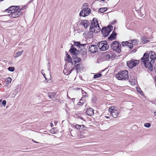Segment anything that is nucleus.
Returning a JSON list of instances; mask_svg holds the SVG:
<instances>
[{"label": "nucleus", "instance_id": "obj_44", "mask_svg": "<svg viewBox=\"0 0 156 156\" xmlns=\"http://www.w3.org/2000/svg\"><path fill=\"white\" fill-rule=\"evenodd\" d=\"M82 94L83 97H86L87 95V93L84 91H82Z\"/></svg>", "mask_w": 156, "mask_h": 156}, {"label": "nucleus", "instance_id": "obj_15", "mask_svg": "<svg viewBox=\"0 0 156 156\" xmlns=\"http://www.w3.org/2000/svg\"><path fill=\"white\" fill-rule=\"evenodd\" d=\"M78 51V50H77L76 48L74 47V45H72L69 50V52L71 53L72 54H73L77 53V52Z\"/></svg>", "mask_w": 156, "mask_h": 156}, {"label": "nucleus", "instance_id": "obj_54", "mask_svg": "<svg viewBox=\"0 0 156 156\" xmlns=\"http://www.w3.org/2000/svg\"><path fill=\"white\" fill-rule=\"evenodd\" d=\"M2 100L0 99V106H2Z\"/></svg>", "mask_w": 156, "mask_h": 156}, {"label": "nucleus", "instance_id": "obj_22", "mask_svg": "<svg viewBox=\"0 0 156 156\" xmlns=\"http://www.w3.org/2000/svg\"><path fill=\"white\" fill-rule=\"evenodd\" d=\"M79 54L80 53H78V52H77V53L72 54L71 56L72 58L74 60L76 59V58H78L79 56H80Z\"/></svg>", "mask_w": 156, "mask_h": 156}, {"label": "nucleus", "instance_id": "obj_43", "mask_svg": "<svg viewBox=\"0 0 156 156\" xmlns=\"http://www.w3.org/2000/svg\"><path fill=\"white\" fill-rule=\"evenodd\" d=\"M20 7L18 6H15V11H18V10L20 9Z\"/></svg>", "mask_w": 156, "mask_h": 156}, {"label": "nucleus", "instance_id": "obj_63", "mask_svg": "<svg viewBox=\"0 0 156 156\" xmlns=\"http://www.w3.org/2000/svg\"><path fill=\"white\" fill-rule=\"evenodd\" d=\"M106 117H107V118H108V117L106 116Z\"/></svg>", "mask_w": 156, "mask_h": 156}, {"label": "nucleus", "instance_id": "obj_6", "mask_svg": "<svg viewBox=\"0 0 156 156\" xmlns=\"http://www.w3.org/2000/svg\"><path fill=\"white\" fill-rule=\"evenodd\" d=\"M89 30L90 31L89 32L88 34H89L91 35L90 37H92L93 36V33H96L100 31L101 28L99 25V24H96V26H94V28L92 27V30H91V29H89Z\"/></svg>", "mask_w": 156, "mask_h": 156}, {"label": "nucleus", "instance_id": "obj_42", "mask_svg": "<svg viewBox=\"0 0 156 156\" xmlns=\"http://www.w3.org/2000/svg\"><path fill=\"white\" fill-rule=\"evenodd\" d=\"M138 40L137 39H134V40H131V42L132 43H134V42H138Z\"/></svg>", "mask_w": 156, "mask_h": 156}, {"label": "nucleus", "instance_id": "obj_47", "mask_svg": "<svg viewBox=\"0 0 156 156\" xmlns=\"http://www.w3.org/2000/svg\"><path fill=\"white\" fill-rule=\"evenodd\" d=\"M43 75L44 76V77L45 78V80H47V82H49V79H48V80H47V79L45 76V75H46L45 74H43Z\"/></svg>", "mask_w": 156, "mask_h": 156}, {"label": "nucleus", "instance_id": "obj_28", "mask_svg": "<svg viewBox=\"0 0 156 156\" xmlns=\"http://www.w3.org/2000/svg\"><path fill=\"white\" fill-rule=\"evenodd\" d=\"M104 42V41H101L99 42H98L97 44V46L99 48V49L101 50V49L102 47V45L103 44V43Z\"/></svg>", "mask_w": 156, "mask_h": 156}, {"label": "nucleus", "instance_id": "obj_35", "mask_svg": "<svg viewBox=\"0 0 156 156\" xmlns=\"http://www.w3.org/2000/svg\"><path fill=\"white\" fill-rule=\"evenodd\" d=\"M127 41H123L122 42V45L123 47H125V48H127Z\"/></svg>", "mask_w": 156, "mask_h": 156}, {"label": "nucleus", "instance_id": "obj_32", "mask_svg": "<svg viewBox=\"0 0 156 156\" xmlns=\"http://www.w3.org/2000/svg\"><path fill=\"white\" fill-rule=\"evenodd\" d=\"M72 59V57H70L69 58H68L67 59H66V60L68 62L71 63L72 64H73V62Z\"/></svg>", "mask_w": 156, "mask_h": 156}, {"label": "nucleus", "instance_id": "obj_14", "mask_svg": "<svg viewBox=\"0 0 156 156\" xmlns=\"http://www.w3.org/2000/svg\"><path fill=\"white\" fill-rule=\"evenodd\" d=\"M82 21L80 24L83 26L85 28H87L90 24V23L87 20H82Z\"/></svg>", "mask_w": 156, "mask_h": 156}, {"label": "nucleus", "instance_id": "obj_46", "mask_svg": "<svg viewBox=\"0 0 156 156\" xmlns=\"http://www.w3.org/2000/svg\"><path fill=\"white\" fill-rule=\"evenodd\" d=\"M105 57L106 59H108L110 58L111 57L110 55L109 54H107L105 55Z\"/></svg>", "mask_w": 156, "mask_h": 156}, {"label": "nucleus", "instance_id": "obj_1", "mask_svg": "<svg viewBox=\"0 0 156 156\" xmlns=\"http://www.w3.org/2000/svg\"><path fill=\"white\" fill-rule=\"evenodd\" d=\"M144 53L143 57L141 58L140 63L143 64L145 67L147 68L150 71L153 70V65L152 63L154 62L156 58V55L153 51H150Z\"/></svg>", "mask_w": 156, "mask_h": 156}, {"label": "nucleus", "instance_id": "obj_62", "mask_svg": "<svg viewBox=\"0 0 156 156\" xmlns=\"http://www.w3.org/2000/svg\"><path fill=\"white\" fill-rule=\"evenodd\" d=\"M63 72H64V73H65L64 71H63Z\"/></svg>", "mask_w": 156, "mask_h": 156}, {"label": "nucleus", "instance_id": "obj_21", "mask_svg": "<svg viewBox=\"0 0 156 156\" xmlns=\"http://www.w3.org/2000/svg\"><path fill=\"white\" fill-rule=\"evenodd\" d=\"M141 39L142 40L143 44H145L149 42V40H147L146 37L145 36L142 37L141 38Z\"/></svg>", "mask_w": 156, "mask_h": 156}, {"label": "nucleus", "instance_id": "obj_30", "mask_svg": "<svg viewBox=\"0 0 156 156\" xmlns=\"http://www.w3.org/2000/svg\"><path fill=\"white\" fill-rule=\"evenodd\" d=\"M20 90V86L19 85H18L16 86V89H15V92H14V93L15 94H16Z\"/></svg>", "mask_w": 156, "mask_h": 156}, {"label": "nucleus", "instance_id": "obj_39", "mask_svg": "<svg viewBox=\"0 0 156 156\" xmlns=\"http://www.w3.org/2000/svg\"><path fill=\"white\" fill-rule=\"evenodd\" d=\"M86 128V127L84 125H80V129L84 130Z\"/></svg>", "mask_w": 156, "mask_h": 156}, {"label": "nucleus", "instance_id": "obj_20", "mask_svg": "<svg viewBox=\"0 0 156 156\" xmlns=\"http://www.w3.org/2000/svg\"><path fill=\"white\" fill-rule=\"evenodd\" d=\"M86 9L85 10V11H84L85 13L84 15H83V17H85L88 16V15L90 14L91 12V10L90 9H88L87 8H85Z\"/></svg>", "mask_w": 156, "mask_h": 156}, {"label": "nucleus", "instance_id": "obj_53", "mask_svg": "<svg viewBox=\"0 0 156 156\" xmlns=\"http://www.w3.org/2000/svg\"><path fill=\"white\" fill-rule=\"evenodd\" d=\"M48 70H50V68L51 67H50V63H48Z\"/></svg>", "mask_w": 156, "mask_h": 156}, {"label": "nucleus", "instance_id": "obj_13", "mask_svg": "<svg viewBox=\"0 0 156 156\" xmlns=\"http://www.w3.org/2000/svg\"><path fill=\"white\" fill-rule=\"evenodd\" d=\"M96 48H97V47L96 45H91L89 46V49L92 53H94L96 52Z\"/></svg>", "mask_w": 156, "mask_h": 156}, {"label": "nucleus", "instance_id": "obj_23", "mask_svg": "<svg viewBox=\"0 0 156 156\" xmlns=\"http://www.w3.org/2000/svg\"><path fill=\"white\" fill-rule=\"evenodd\" d=\"M80 56H79L73 61V64H75L76 63L81 61V59L80 58Z\"/></svg>", "mask_w": 156, "mask_h": 156}, {"label": "nucleus", "instance_id": "obj_56", "mask_svg": "<svg viewBox=\"0 0 156 156\" xmlns=\"http://www.w3.org/2000/svg\"><path fill=\"white\" fill-rule=\"evenodd\" d=\"M33 142L36 143H39L38 142H36V141H34V140H33Z\"/></svg>", "mask_w": 156, "mask_h": 156}, {"label": "nucleus", "instance_id": "obj_17", "mask_svg": "<svg viewBox=\"0 0 156 156\" xmlns=\"http://www.w3.org/2000/svg\"><path fill=\"white\" fill-rule=\"evenodd\" d=\"M116 35V33L113 31L112 34L108 37V39L110 41H112L113 39H115Z\"/></svg>", "mask_w": 156, "mask_h": 156}, {"label": "nucleus", "instance_id": "obj_2", "mask_svg": "<svg viewBox=\"0 0 156 156\" xmlns=\"http://www.w3.org/2000/svg\"><path fill=\"white\" fill-rule=\"evenodd\" d=\"M115 77L118 80H127L129 79L128 71L127 70L121 71L116 74Z\"/></svg>", "mask_w": 156, "mask_h": 156}, {"label": "nucleus", "instance_id": "obj_61", "mask_svg": "<svg viewBox=\"0 0 156 156\" xmlns=\"http://www.w3.org/2000/svg\"><path fill=\"white\" fill-rule=\"evenodd\" d=\"M101 1H104L105 0H101Z\"/></svg>", "mask_w": 156, "mask_h": 156}, {"label": "nucleus", "instance_id": "obj_52", "mask_svg": "<svg viewBox=\"0 0 156 156\" xmlns=\"http://www.w3.org/2000/svg\"><path fill=\"white\" fill-rule=\"evenodd\" d=\"M137 90L138 92L139 93L140 92V91H141L142 93H143V92L141 91V90L140 88L137 89Z\"/></svg>", "mask_w": 156, "mask_h": 156}, {"label": "nucleus", "instance_id": "obj_10", "mask_svg": "<svg viewBox=\"0 0 156 156\" xmlns=\"http://www.w3.org/2000/svg\"><path fill=\"white\" fill-rule=\"evenodd\" d=\"M96 23H97V24H98V20L96 18H94L91 21V23L90 25L89 29L92 30V27L94 28V26H96Z\"/></svg>", "mask_w": 156, "mask_h": 156}, {"label": "nucleus", "instance_id": "obj_50", "mask_svg": "<svg viewBox=\"0 0 156 156\" xmlns=\"http://www.w3.org/2000/svg\"><path fill=\"white\" fill-rule=\"evenodd\" d=\"M83 98H82L80 99V101H80V102H79V103H81V104H82V105L83 104V102H82V101H83Z\"/></svg>", "mask_w": 156, "mask_h": 156}, {"label": "nucleus", "instance_id": "obj_59", "mask_svg": "<svg viewBox=\"0 0 156 156\" xmlns=\"http://www.w3.org/2000/svg\"><path fill=\"white\" fill-rule=\"evenodd\" d=\"M23 9V7L21 8L20 10H21H21Z\"/></svg>", "mask_w": 156, "mask_h": 156}, {"label": "nucleus", "instance_id": "obj_24", "mask_svg": "<svg viewBox=\"0 0 156 156\" xmlns=\"http://www.w3.org/2000/svg\"><path fill=\"white\" fill-rule=\"evenodd\" d=\"M23 52V51H20L17 52L15 55L14 58H17L19 56L21 55Z\"/></svg>", "mask_w": 156, "mask_h": 156}, {"label": "nucleus", "instance_id": "obj_19", "mask_svg": "<svg viewBox=\"0 0 156 156\" xmlns=\"http://www.w3.org/2000/svg\"><path fill=\"white\" fill-rule=\"evenodd\" d=\"M56 96L55 93H51L49 92L48 94V96L49 97V98L53 99V98H55V96Z\"/></svg>", "mask_w": 156, "mask_h": 156}, {"label": "nucleus", "instance_id": "obj_37", "mask_svg": "<svg viewBox=\"0 0 156 156\" xmlns=\"http://www.w3.org/2000/svg\"><path fill=\"white\" fill-rule=\"evenodd\" d=\"M115 108V107L114 106H112L109 109V111L111 112V113L112 112H114L115 110L114 108Z\"/></svg>", "mask_w": 156, "mask_h": 156}, {"label": "nucleus", "instance_id": "obj_48", "mask_svg": "<svg viewBox=\"0 0 156 156\" xmlns=\"http://www.w3.org/2000/svg\"><path fill=\"white\" fill-rule=\"evenodd\" d=\"M66 59H67L68 58H70L71 57H70V55L69 54H68V53H67L66 55Z\"/></svg>", "mask_w": 156, "mask_h": 156}, {"label": "nucleus", "instance_id": "obj_3", "mask_svg": "<svg viewBox=\"0 0 156 156\" xmlns=\"http://www.w3.org/2000/svg\"><path fill=\"white\" fill-rule=\"evenodd\" d=\"M111 47L112 49L116 51L119 53L121 51V45L117 41L113 42L111 45Z\"/></svg>", "mask_w": 156, "mask_h": 156}, {"label": "nucleus", "instance_id": "obj_40", "mask_svg": "<svg viewBox=\"0 0 156 156\" xmlns=\"http://www.w3.org/2000/svg\"><path fill=\"white\" fill-rule=\"evenodd\" d=\"M80 125L76 124L75 126V127L76 129H80Z\"/></svg>", "mask_w": 156, "mask_h": 156}, {"label": "nucleus", "instance_id": "obj_11", "mask_svg": "<svg viewBox=\"0 0 156 156\" xmlns=\"http://www.w3.org/2000/svg\"><path fill=\"white\" fill-rule=\"evenodd\" d=\"M74 45L76 46L77 48L80 49L82 48H83L84 47H86V46L87 45V44H80V42L78 41H74Z\"/></svg>", "mask_w": 156, "mask_h": 156}, {"label": "nucleus", "instance_id": "obj_41", "mask_svg": "<svg viewBox=\"0 0 156 156\" xmlns=\"http://www.w3.org/2000/svg\"><path fill=\"white\" fill-rule=\"evenodd\" d=\"M74 69V67H73V68H72L70 71H69V73L66 74V75H68V74H70L72 72V71ZM65 75H66V74L65 73Z\"/></svg>", "mask_w": 156, "mask_h": 156}, {"label": "nucleus", "instance_id": "obj_33", "mask_svg": "<svg viewBox=\"0 0 156 156\" xmlns=\"http://www.w3.org/2000/svg\"><path fill=\"white\" fill-rule=\"evenodd\" d=\"M80 63H79L78 64H77L76 65H75L74 67L75 68H76V69L77 70L78 69H79V70H80Z\"/></svg>", "mask_w": 156, "mask_h": 156}, {"label": "nucleus", "instance_id": "obj_45", "mask_svg": "<svg viewBox=\"0 0 156 156\" xmlns=\"http://www.w3.org/2000/svg\"><path fill=\"white\" fill-rule=\"evenodd\" d=\"M6 101L5 100H4L2 102V104L4 105V106H5L6 104Z\"/></svg>", "mask_w": 156, "mask_h": 156}, {"label": "nucleus", "instance_id": "obj_49", "mask_svg": "<svg viewBox=\"0 0 156 156\" xmlns=\"http://www.w3.org/2000/svg\"><path fill=\"white\" fill-rule=\"evenodd\" d=\"M83 6L86 7H87L88 6L87 4V3H84L83 5Z\"/></svg>", "mask_w": 156, "mask_h": 156}, {"label": "nucleus", "instance_id": "obj_25", "mask_svg": "<svg viewBox=\"0 0 156 156\" xmlns=\"http://www.w3.org/2000/svg\"><path fill=\"white\" fill-rule=\"evenodd\" d=\"M108 9L106 7L101 8L99 9L98 12H100L103 13L106 11Z\"/></svg>", "mask_w": 156, "mask_h": 156}, {"label": "nucleus", "instance_id": "obj_51", "mask_svg": "<svg viewBox=\"0 0 156 156\" xmlns=\"http://www.w3.org/2000/svg\"><path fill=\"white\" fill-rule=\"evenodd\" d=\"M136 51V49H134L133 51H131V52L135 53Z\"/></svg>", "mask_w": 156, "mask_h": 156}, {"label": "nucleus", "instance_id": "obj_58", "mask_svg": "<svg viewBox=\"0 0 156 156\" xmlns=\"http://www.w3.org/2000/svg\"><path fill=\"white\" fill-rule=\"evenodd\" d=\"M33 1V0H31L30 1H29V3H30L32 2Z\"/></svg>", "mask_w": 156, "mask_h": 156}, {"label": "nucleus", "instance_id": "obj_27", "mask_svg": "<svg viewBox=\"0 0 156 156\" xmlns=\"http://www.w3.org/2000/svg\"><path fill=\"white\" fill-rule=\"evenodd\" d=\"M127 48H130V49H131L133 47V43L132 42L130 43L127 41Z\"/></svg>", "mask_w": 156, "mask_h": 156}, {"label": "nucleus", "instance_id": "obj_5", "mask_svg": "<svg viewBox=\"0 0 156 156\" xmlns=\"http://www.w3.org/2000/svg\"><path fill=\"white\" fill-rule=\"evenodd\" d=\"M139 62L138 60L132 59L127 62V64L128 66L130 68H132L136 66Z\"/></svg>", "mask_w": 156, "mask_h": 156}, {"label": "nucleus", "instance_id": "obj_18", "mask_svg": "<svg viewBox=\"0 0 156 156\" xmlns=\"http://www.w3.org/2000/svg\"><path fill=\"white\" fill-rule=\"evenodd\" d=\"M15 6H12L9 7L7 9H6L5 12L8 11V13H10V12H12L15 11Z\"/></svg>", "mask_w": 156, "mask_h": 156}, {"label": "nucleus", "instance_id": "obj_55", "mask_svg": "<svg viewBox=\"0 0 156 156\" xmlns=\"http://www.w3.org/2000/svg\"><path fill=\"white\" fill-rule=\"evenodd\" d=\"M50 124H51V127H52V126H53V123H50Z\"/></svg>", "mask_w": 156, "mask_h": 156}, {"label": "nucleus", "instance_id": "obj_7", "mask_svg": "<svg viewBox=\"0 0 156 156\" xmlns=\"http://www.w3.org/2000/svg\"><path fill=\"white\" fill-rule=\"evenodd\" d=\"M10 13H11V14L10 15H11V16L12 18H15L20 16L23 13V12L21 11V10H19L18 11L15 12V11H14V12H10Z\"/></svg>", "mask_w": 156, "mask_h": 156}, {"label": "nucleus", "instance_id": "obj_26", "mask_svg": "<svg viewBox=\"0 0 156 156\" xmlns=\"http://www.w3.org/2000/svg\"><path fill=\"white\" fill-rule=\"evenodd\" d=\"M74 117L76 118H79L83 120H84V118L82 116L80 115V114L79 113L78 114L76 113L74 114Z\"/></svg>", "mask_w": 156, "mask_h": 156}, {"label": "nucleus", "instance_id": "obj_29", "mask_svg": "<svg viewBox=\"0 0 156 156\" xmlns=\"http://www.w3.org/2000/svg\"><path fill=\"white\" fill-rule=\"evenodd\" d=\"M12 80V79L10 77H8L5 80L6 83V84H9L10 83Z\"/></svg>", "mask_w": 156, "mask_h": 156}, {"label": "nucleus", "instance_id": "obj_57", "mask_svg": "<svg viewBox=\"0 0 156 156\" xmlns=\"http://www.w3.org/2000/svg\"><path fill=\"white\" fill-rule=\"evenodd\" d=\"M154 115L155 116H156V111L155 112H154Z\"/></svg>", "mask_w": 156, "mask_h": 156}, {"label": "nucleus", "instance_id": "obj_31", "mask_svg": "<svg viewBox=\"0 0 156 156\" xmlns=\"http://www.w3.org/2000/svg\"><path fill=\"white\" fill-rule=\"evenodd\" d=\"M102 76V74L100 73H98L95 74L94 76V79H96L98 77H101Z\"/></svg>", "mask_w": 156, "mask_h": 156}, {"label": "nucleus", "instance_id": "obj_36", "mask_svg": "<svg viewBox=\"0 0 156 156\" xmlns=\"http://www.w3.org/2000/svg\"><path fill=\"white\" fill-rule=\"evenodd\" d=\"M8 70L11 72H13L15 70V68L14 67H9L8 69Z\"/></svg>", "mask_w": 156, "mask_h": 156}, {"label": "nucleus", "instance_id": "obj_4", "mask_svg": "<svg viewBox=\"0 0 156 156\" xmlns=\"http://www.w3.org/2000/svg\"><path fill=\"white\" fill-rule=\"evenodd\" d=\"M113 29V26L108 25L107 27H103L101 30L103 35L105 37L108 36Z\"/></svg>", "mask_w": 156, "mask_h": 156}, {"label": "nucleus", "instance_id": "obj_60", "mask_svg": "<svg viewBox=\"0 0 156 156\" xmlns=\"http://www.w3.org/2000/svg\"><path fill=\"white\" fill-rule=\"evenodd\" d=\"M44 71V70H42L41 71V73H42V74H44L43 73V72Z\"/></svg>", "mask_w": 156, "mask_h": 156}, {"label": "nucleus", "instance_id": "obj_12", "mask_svg": "<svg viewBox=\"0 0 156 156\" xmlns=\"http://www.w3.org/2000/svg\"><path fill=\"white\" fill-rule=\"evenodd\" d=\"M114 118H116L120 115L119 111L117 110H115L111 113L110 115Z\"/></svg>", "mask_w": 156, "mask_h": 156}, {"label": "nucleus", "instance_id": "obj_34", "mask_svg": "<svg viewBox=\"0 0 156 156\" xmlns=\"http://www.w3.org/2000/svg\"><path fill=\"white\" fill-rule=\"evenodd\" d=\"M85 10H86V9H84L83 10H81L80 13V16H83V15L85 14V13L84 11H85Z\"/></svg>", "mask_w": 156, "mask_h": 156}, {"label": "nucleus", "instance_id": "obj_16", "mask_svg": "<svg viewBox=\"0 0 156 156\" xmlns=\"http://www.w3.org/2000/svg\"><path fill=\"white\" fill-rule=\"evenodd\" d=\"M94 110L91 108H89L87 109L86 112L87 115L91 116L94 114Z\"/></svg>", "mask_w": 156, "mask_h": 156}, {"label": "nucleus", "instance_id": "obj_9", "mask_svg": "<svg viewBox=\"0 0 156 156\" xmlns=\"http://www.w3.org/2000/svg\"><path fill=\"white\" fill-rule=\"evenodd\" d=\"M102 47L101 49V51H105L108 50L109 47V45L108 44L107 41H104L103 43Z\"/></svg>", "mask_w": 156, "mask_h": 156}, {"label": "nucleus", "instance_id": "obj_38", "mask_svg": "<svg viewBox=\"0 0 156 156\" xmlns=\"http://www.w3.org/2000/svg\"><path fill=\"white\" fill-rule=\"evenodd\" d=\"M151 126V125L150 123H146L144 124V126L147 128H149Z\"/></svg>", "mask_w": 156, "mask_h": 156}, {"label": "nucleus", "instance_id": "obj_8", "mask_svg": "<svg viewBox=\"0 0 156 156\" xmlns=\"http://www.w3.org/2000/svg\"><path fill=\"white\" fill-rule=\"evenodd\" d=\"M81 51L78 50L77 51L78 53H80V56L82 57L83 56V57H86L87 54V50L84 48H81Z\"/></svg>", "mask_w": 156, "mask_h": 156}]
</instances>
